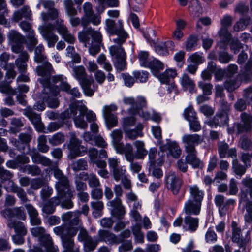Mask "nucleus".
<instances>
[{
	"label": "nucleus",
	"instance_id": "55",
	"mask_svg": "<svg viewBox=\"0 0 252 252\" xmlns=\"http://www.w3.org/2000/svg\"><path fill=\"white\" fill-rule=\"evenodd\" d=\"M219 34L222 42L224 43L227 44L231 39V34L228 31L227 28L221 27Z\"/></svg>",
	"mask_w": 252,
	"mask_h": 252
},
{
	"label": "nucleus",
	"instance_id": "39",
	"mask_svg": "<svg viewBox=\"0 0 252 252\" xmlns=\"http://www.w3.org/2000/svg\"><path fill=\"white\" fill-rule=\"evenodd\" d=\"M147 67L150 68L153 74L158 76V72L164 68V65L160 61L154 59L149 62Z\"/></svg>",
	"mask_w": 252,
	"mask_h": 252
},
{
	"label": "nucleus",
	"instance_id": "37",
	"mask_svg": "<svg viewBox=\"0 0 252 252\" xmlns=\"http://www.w3.org/2000/svg\"><path fill=\"white\" fill-rule=\"evenodd\" d=\"M33 162L37 164H41L44 166H49L52 164V161L48 158L41 156L37 153L31 155Z\"/></svg>",
	"mask_w": 252,
	"mask_h": 252
},
{
	"label": "nucleus",
	"instance_id": "46",
	"mask_svg": "<svg viewBox=\"0 0 252 252\" xmlns=\"http://www.w3.org/2000/svg\"><path fill=\"white\" fill-rule=\"evenodd\" d=\"M189 191L191 196L194 199V201L201 203L202 200L203 198V193L199 189L197 186H194L190 187L189 188Z\"/></svg>",
	"mask_w": 252,
	"mask_h": 252
},
{
	"label": "nucleus",
	"instance_id": "26",
	"mask_svg": "<svg viewBox=\"0 0 252 252\" xmlns=\"http://www.w3.org/2000/svg\"><path fill=\"white\" fill-rule=\"evenodd\" d=\"M80 177L83 180L88 181L89 186L92 188H98L101 185L100 181L94 173L88 174L86 172L80 173Z\"/></svg>",
	"mask_w": 252,
	"mask_h": 252
},
{
	"label": "nucleus",
	"instance_id": "23",
	"mask_svg": "<svg viewBox=\"0 0 252 252\" xmlns=\"http://www.w3.org/2000/svg\"><path fill=\"white\" fill-rule=\"evenodd\" d=\"M118 153L124 154L127 161H132L135 158L132 146L129 143L125 145L122 143L115 148Z\"/></svg>",
	"mask_w": 252,
	"mask_h": 252
},
{
	"label": "nucleus",
	"instance_id": "3",
	"mask_svg": "<svg viewBox=\"0 0 252 252\" xmlns=\"http://www.w3.org/2000/svg\"><path fill=\"white\" fill-rule=\"evenodd\" d=\"M78 39L85 47L91 44L89 51L92 56H95L99 52L102 36L99 31L88 27L78 32Z\"/></svg>",
	"mask_w": 252,
	"mask_h": 252
},
{
	"label": "nucleus",
	"instance_id": "41",
	"mask_svg": "<svg viewBox=\"0 0 252 252\" xmlns=\"http://www.w3.org/2000/svg\"><path fill=\"white\" fill-rule=\"evenodd\" d=\"M250 23V18L245 17L240 18L233 25V28L234 31L239 32L245 30Z\"/></svg>",
	"mask_w": 252,
	"mask_h": 252
},
{
	"label": "nucleus",
	"instance_id": "14",
	"mask_svg": "<svg viewBox=\"0 0 252 252\" xmlns=\"http://www.w3.org/2000/svg\"><path fill=\"white\" fill-rule=\"evenodd\" d=\"M51 90L46 93L44 89L43 90L42 99L47 102L49 107L51 108H56L59 106V101L53 97L58 95L59 93V88L57 86H51Z\"/></svg>",
	"mask_w": 252,
	"mask_h": 252
},
{
	"label": "nucleus",
	"instance_id": "4",
	"mask_svg": "<svg viewBox=\"0 0 252 252\" xmlns=\"http://www.w3.org/2000/svg\"><path fill=\"white\" fill-rule=\"evenodd\" d=\"M39 28L41 33L48 42L49 47H54L58 40V37L53 33L55 28L62 36L68 32L67 27L63 24V20L58 19L56 21L55 25L47 24Z\"/></svg>",
	"mask_w": 252,
	"mask_h": 252
},
{
	"label": "nucleus",
	"instance_id": "21",
	"mask_svg": "<svg viewBox=\"0 0 252 252\" xmlns=\"http://www.w3.org/2000/svg\"><path fill=\"white\" fill-rule=\"evenodd\" d=\"M228 123V114L225 112H218L212 120L208 122V125L212 127H216L227 125Z\"/></svg>",
	"mask_w": 252,
	"mask_h": 252
},
{
	"label": "nucleus",
	"instance_id": "19",
	"mask_svg": "<svg viewBox=\"0 0 252 252\" xmlns=\"http://www.w3.org/2000/svg\"><path fill=\"white\" fill-rule=\"evenodd\" d=\"M119 197H117L113 200L110 201L109 205L113 208L112 210L113 216L119 219H122L125 214V211L124 207L122 206V201Z\"/></svg>",
	"mask_w": 252,
	"mask_h": 252
},
{
	"label": "nucleus",
	"instance_id": "47",
	"mask_svg": "<svg viewBox=\"0 0 252 252\" xmlns=\"http://www.w3.org/2000/svg\"><path fill=\"white\" fill-rule=\"evenodd\" d=\"M27 35L28 48L30 51H32L33 47L38 43L37 38L35 37V33L32 29L28 32Z\"/></svg>",
	"mask_w": 252,
	"mask_h": 252
},
{
	"label": "nucleus",
	"instance_id": "24",
	"mask_svg": "<svg viewBox=\"0 0 252 252\" xmlns=\"http://www.w3.org/2000/svg\"><path fill=\"white\" fill-rule=\"evenodd\" d=\"M201 205V202L189 199L185 204V212L187 214L197 215L200 213Z\"/></svg>",
	"mask_w": 252,
	"mask_h": 252
},
{
	"label": "nucleus",
	"instance_id": "60",
	"mask_svg": "<svg viewBox=\"0 0 252 252\" xmlns=\"http://www.w3.org/2000/svg\"><path fill=\"white\" fill-rule=\"evenodd\" d=\"M218 153L219 156L220 158H224L227 156V151L229 149L228 144L224 142H219L218 143Z\"/></svg>",
	"mask_w": 252,
	"mask_h": 252
},
{
	"label": "nucleus",
	"instance_id": "51",
	"mask_svg": "<svg viewBox=\"0 0 252 252\" xmlns=\"http://www.w3.org/2000/svg\"><path fill=\"white\" fill-rule=\"evenodd\" d=\"M38 149L42 153H46L49 149V147L46 144V136L44 135H40L38 138Z\"/></svg>",
	"mask_w": 252,
	"mask_h": 252
},
{
	"label": "nucleus",
	"instance_id": "64",
	"mask_svg": "<svg viewBox=\"0 0 252 252\" xmlns=\"http://www.w3.org/2000/svg\"><path fill=\"white\" fill-rule=\"evenodd\" d=\"M197 37L194 35L190 36L187 39L186 44V49L187 51H191L196 45Z\"/></svg>",
	"mask_w": 252,
	"mask_h": 252
},
{
	"label": "nucleus",
	"instance_id": "62",
	"mask_svg": "<svg viewBox=\"0 0 252 252\" xmlns=\"http://www.w3.org/2000/svg\"><path fill=\"white\" fill-rule=\"evenodd\" d=\"M241 118L246 129H251L252 123V116L246 113H242Z\"/></svg>",
	"mask_w": 252,
	"mask_h": 252
},
{
	"label": "nucleus",
	"instance_id": "31",
	"mask_svg": "<svg viewBox=\"0 0 252 252\" xmlns=\"http://www.w3.org/2000/svg\"><path fill=\"white\" fill-rule=\"evenodd\" d=\"M73 69V76L81 84L89 79L87 78V74L84 66L80 65L72 67Z\"/></svg>",
	"mask_w": 252,
	"mask_h": 252
},
{
	"label": "nucleus",
	"instance_id": "28",
	"mask_svg": "<svg viewBox=\"0 0 252 252\" xmlns=\"http://www.w3.org/2000/svg\"><path fill=\"white\" fill-rule=\"evenodd\" d=\"M98 235L99 241L108 242L110 244L118 243L117 236L107 230H100Z\"/></svg>",
	"mask_w": 252,
	"mask_h": 252
},
{
	"label": "nucleus",
	"instance_id": "20",
	"mask_svg": "<svg viewBox=\"0 0 252 252\" xmlns=\"http://www.w3.org/2000/svg\"><path fill=\"white\" fill-rule=\"evenodd\" d=\"M232 229V241L238 244L240 248H245L247 241L242 238L241 229L238 226L237 223L235 221L231 223Z\"/></svg>",
	"mask_w": 252,
	"mask_h": 252
},
{
	"label": "nucleus",
	"instance_id": "58",
	"mask_svg": "<svg viewBox=\"0 0 252 252\" xmlns=\"http://www.w3.org/2000/svg\"><path fill=\"white\" fill-rule=\"evenodd\" d=\"M136 121V119L132 116L124 118L123 119L122 124V127L124 131L128 129L131 126H133L135 125Z\"/></svg>",
	"mask_w": 252,
	"mask_h": 252
},
{
	"label": "nucleus",
	"instance_id": "18",
	"mask_svg": "<svg viewBox=\"0 0 252 252\" xmlns=\"http://www.w3.org/2000/svg\"><path fill=\"white\" fill-rule=\"evenodd\" d=\"M24 114L30 119L38 131H41L43 129V124L41 122V117L39 115L33 112L30 108L25 109Z\"/></svg>",
	"mask_w": 252,
	"mask_h": 252
},
{
	"label": "nucleus",
	"instance_id": "15",
	"mask_svg": "<svg viewBox=\"0 0 252 252\" xmlns=\"http://www.w3.org/2000/svg\"><path fill=\"white\" fill-rule=\"evenodd\" d=\"M123 102L125 104L131 106L128 112L133 115L136 114L138 112V109H141L146 105V100L143 97H138L136 100L132 97L124 98Z\"/></svg>",
	"mask_w": 252,
	"mask_h": 252
},
{
	"label": "nucleus",
	"instance_id": "48",
	"mask_svg": "<svg viewBox=\"0 0 252 252\" xmlns=\"http://www.w3.org/2000/svg\"><path fill=\"white\" fill-rule=\"evenodd\" d=\"M23 172L33 176H39L41 173V170L40 168L35 165H27L25 166Z\"/></svg>",
	"mask_w": 252,
	"mask_h": 252
},
{
	"label": "nucleus",
	"instance_id": "9",
	"mask_svg": "<svg viewBox=\"0 0 252 252\" xmlns=\"http://www.w3.org/2000/svg\"><path fill=\"white\" fill-rule=\"evenodd\" d=\"M81 213L78 211L68 212L64 213L62 216V219L65 224L61 225L67 228H73L76 229V233L78 231V227L82 226L81 220L80 219Z\"/></svg>",
	"mask_w": 252,
	"mask_h": 252
},
{
	"label": "nucleus",
	"instance_id": "12",
	"mask_svg": "<svg viewBox=\"0 0 252 252\" xmlns=\"http://www.w3.org/2000/svg\"><path fill=\"white\" fill-rule=\"evenodd\" d=\"M182 142L186 152H192L196 150L195 145L202 142L201 136L197 134H187L182 137Z\"/></svg>",
	"mask_w": 252,
	"mask_h": 252
},
{
	"label": "nucleus",
	"instance_id": "52",
	"mask_svg": "<svg viewBox=\"0 0 252 252\" xmlns=\"http://www.w3.org/2000/svg\"><path fill=\"white\" fill-rule=\"evenodd\" d=\"M91 207L94 210L93 214L96 217L100 215V213L102 211L104 206L102 201H95L91 203Z\"/></svg>",
	"mask_w": 252,
	"mask_h": 252
},
{
	"label": "nucleus",
	"instance_id": "40",
	"mask_svg": "<svg viewBox=\"0 0 252 252\" xmlns=\"http://www.w3.org/2000/svg\"><path fill=\"white\" fill-rule=\"evenodd\" d=\"M189 10L194 16H199L202 13V7L198 0H192L190 2Z\"/></svg>",
	"mask_w": 252,
	"mask_h": 252
},
{
	"label": "nucleus",
	"instance_id": "5",
	"mask_svg": "<svg viewBox=\"0 0 252 252\" xmlns=\"http://www.w3.org/2000/svg\"><path fill=\"white\" fill-rule=\"evenodd\" d=\"M53 231L61 237L64 249L63 252H79L78 248H74V242L73 237L76 234V229L64 226H57L54 228Z\"/></svg>",
	"mask_w": 252,
	"mask_h": 252
},
{
	"label": "nucleus",
	"instance_id": "42",
	"mask_svg": "<svg viewBox=\"0 0 252 252\" xmlns=\"http://www.w3.org/2000/svg\"><path fill=\"white\" fill-rule=\"evenodd\" d=\"M52 80L53 82L55 83L60 82V87L61 90L67 93L69 92V90L70 89V86L66 81L64 80V78L62 75L53 76L52 77Z\"/></svg>",
	"mask_w": 252,
	"mask_h": 252
},
{
	"label": "nucleus",
	"instance_id": "44",
	"mask_svg": "<svg viewBox=\"0 0 252 252\" xmlns=\"http://www.w3.org/2000/svg\"><path fill=\"white\" fill-rule=\"evenodd\" d=\"M44 49L42 45H38L35 49L34 61L38 63H42L45 61L46 57L44 56L43 52Z\"/></svg>",
	"mask_w": 252,
	"mask_h": 252
},
{
	"label": "nucleus",
	"instance_id": "49",
	"mask_svg": "<svg viewBox=\"0 0 252 252\" xmlns=\"http://www.w3.org/2000/svg\"><path fill=\"white\" fill-rule=\"evenodd\" d=\"M99 240L89 237L84 242V246L86 252L93 251L97 245Z\"/></svg>",
	"mask_w": 252,
	"mask_h": 252
},
{
	"label": "nucleus",
	"instance_id": "29",
	"mask_svg": "<svg viewBox=\"0 0 252 252\" xmlns=\"http://www.w3.org/2000/svg\"><path fill=\"white\" fill-rule=\"evenodd\" d=\"M198 218L187 216L184 218L183 227L185 230L194 231L198 226Z\"/></svg>",
	"mask_w": 252,
	"mask_h": 252
},
{
	"label": "nucleus",
	"instance_id": "22",
	"mask_svg": "<svg viewBox=\"0 0 252 252\" xmlns=\"http://www.w3.org/2000/svg\"><path fill=\"white\" fill-rule=\"evenodd\" d=\"M19 53L18 58L16 59L15 64L20 73H25L27 71V62L29 60V56L26 51H21Z\"/></svg>",
	"mask_w": 252,
	"mask_h": 252
},
{
	"label": "nucleus",
	"instance_id": "6",
	"mask_svg": "<svg viewBox=\"0 0 252 252\" xmlns=\"http://www.w3.org/2000/svg\"><path fill=\"white\" fill-rule=\"evenodd\" d=\"M77 109L79 111L80 114L74 119L75 125L77 127L85 129L88 127V124L84 120V116L86 113L87 108L81 102H77L72 104L69 109L61 114L60 118L64 120L74 116L77 114Z\"/></svg>",
	"mask_w": 252,
	"mask_h": 252
},
{
	"label": "nucleus",
	"instance_id": "56",
	"mask_svg": "<svg viewBox=\"0 0 252 252\" xmlns=\"http://www.w3.org/2000/svg\"><path fill=\"white\" fill-rule=\"evenodd\" d=\"M184 116L188 121H191L197 118L196 113L192 106H189L184 111Z\"/></svg>",
	"mask_w": 252,
	"mask_h": 252
},
{
	"label": "nucleus",
	"instance_id": "30",
	"mask_svg": "<svg viewBox=\"0 0 252 252\" xmlns=\"http://www.w3.org/2000/svg\"><path fill=\"white\" fill-rule=\"evenodd\" d=\"M101 21V15L95 14L94 12L90 16H88L86 18H82L81 25L84 28H85L90 23L94 25L97 26L100 24Z\"/></svg>",
	"mask_w": 252,
	"mask_h": 252
},
{
	"label": "nucleus",
	"instance_id": "25",
	"mask_svg": "<svg viewBox=\"0 0 252 252\" xmlns=\"http://www.w3.org/2000/svg\"><path fill=\"white\" fill-rule=\"evenodd\" d=\"M144 126L141 123H138L134 129H128L125 130L124 132L126 138L130 140H134L138 137H141L143 136L142 132Z\"/></svg>",
	"mask_w": 252,
	"mask_h": 252
},
{
	"label": "nucleus",
	"instance_id": "45",
	"mask_svg": "<svg viewBox=\"0 0 252 252\" xmlns=\"http://www.w3.org/2000/svg\"><path fill=\"white\" fill-rule=\"evenodd\" d=\"M63 4L66 13L68 16H76L77 14V10L75 8L74 4L72 0H64Z\"/></svg>",
	"mask_w": 252,
	"mask_h": 252
},
{
	"label": "nucleus",
	"instance_id": "35",
	"mask_svg": "<svg viewBox=\"0 0 252 252\" xmlns=\"http://www.w3.org/2000/svg\"><path fill=\"white\" fill-rule=\"evenodd\" d=\"M182 86L186 89H189L190 93L193 91L195 84L194 81L188 74L184 73L180 78Z\"/></svg>",
	"mask_w": 252,
	"mask_h": 252
},
{
	"label": "nucleus",
	"instance_id": "11",
	"mask_svg": "<svg viewBox=\"0 0 252 252\" xmlns=\"http://www.w3.org/2000/svg\"><path fill=\"white\" fill-rule=\"evenodd\" d=\"M9 43L13 52L18 54L22 51V44L24 42L25 38L18 32L11 30L7 35Z\"/></svg>",
	"mask_w": 252,
	"mask_h": 252
},
{
	"label": "nucleus",
	"instance_id": "27",
	"mask_svg": "<svg viewBox=\"0 0 252 252\" xmlns=\"http://www.w3.org/2000/svg\"><path fill=\"white\" fill-rule=\"evenodd\" d=\"M31 16V10L28 6L25 5L20 10L14 12L12 16V20L15 22H18L22 19V18L30 20Z\"/></svg>",
	"mask_w": 252,
	"mask_h": 252
},
{
	"label": "nucleus",
	"instance_id": "57",
	"mask_svg": "<svg viewBox=\"0 0 252 252\" xmlns=\"http://www.w3.org/2000/svg\"><path fill=\"white\" fill-rule=\"evenodd\" d=\"M52 188L48 185L43 186L40 191V195L41 199L43 201L48 200L47 199L53 193Z\"/></svg>",
	"mask_w": 252,
	"mask_h": 252
},
{
	"label": "nucleus",
	"instance_id": "17",
	"mask_svg": "<svg viewBox=\"0 0 252 252\" xmlns=\"http://www.w3.org/2000/svg\"><path fill=\"white\" fill-rule=\"evenodd\" d=\"M160 148L163 152L167 150L168 154L175 158H179L182 153V150L178 143L170 140H167L166 144L161 145Z\"/></svg>",
	"mask_w": 252,
	"mask_h": 252
},
{
	"label": "nucleus",
	"instance_id": "32",
	"mask_svg": "<svg viewBox=\"0 0 252 252\" xmlns=\"http://www.w3.org/2000/svg\"><path fill=\"white\" fill-rule=\"evenodd\" d=\"M186 162L190 164L193 168H200L203 166L202 162L196 157V151L192 152H186Z\"/></svg>",
	"mask_w": 252,
	"mask_h": 252
},
{
	"label": "nucleus",
	"instance_id": "8",
	"mask_svg": "<svg viewBox=\"0 0 252 252\" xmlns=\"http://www.w3.org/2000/svg\"><path fill=\"white\" fill-rule=\"evenodd\" d=\"M41 65L37 67L36 70L37 74L42 77L38 81L42 84L44 91L48 93L51 90L50 86H52L50 82V75L53 71L52 65L48 62L43 63Z\"/></svg>",
	"mask_w": 252,
	"mask_h": 252
},
{
	"label": "nucleus",
	"instance_id": "33",
	"mask_svg": "<svg viewBox=\"0 0 252 252\" xmlns=\"http://www.w3.org/2000/svg\"><path fill=\"white\" fill-rule=\"evenodd\" d=\"M7 226L11 229H14L16 233L25 235L27 230L23 222L16 220H10L7 222Z\"/></svg>",
	"mask_w": 252,
	"mask_h": 252
},
{
	"label": "nucleus",
	"instance_id": "16",
	"mask_svg": "<svg viewBox=\"0 0 252 252\" xmlns=\"http://www.w3.org/2000/svg\"><path fill=\"white\" fill-rule=\"evenodd\" d=\"M1 215L8 218V221L11 220H14V218L20 220H25L26 216L23 209L21 207H14L13 208H6L1 212Z\"/></svg>",
	"mask_w": 252,
	"mask_h": 252
},
{
	"label": "nucleus",
	"instance_id": "34",
	"mask_svg": "<svg viewBox=\"0 0 252 252\" xmlns=\"http://www.w3.org/2000/svg\"><path fill=\"white\" fill-rule=\"evenodd\" d=\"M136 150L134 155L135 158L137 159H144L148 153L147 150L145 148V144L143 141L136 140L133 143Z\"/></svg>",
	"mask_w": 252,
	"mask_h": 252
},
{
	"label": "nucleus",
	"instance_id": "1",
	"mask_svg": "<svg viewBox=\"0 0 252 252\" xmlns=\"http://www.w3.org/2000/svg\"><path fill=\"white\" fill-rule=\"evenodd\" d=\"M106 30L110 35H115L116 37L113 41L117 45L112 46L110 48L111 55L115 59V67L120 71L126 67V53L121 45L123 44L128 37V34L124 30L121 20H119L117 23L110 18L105 20Z\"/></svg>",
	"mask_w": 252,
	"mask_h": 252
},
{
	"label": "nucleus",
	"instance_id": "36",
	"mask_svg": "<svg viewBox=\"0 0 252 252\" xmlns=\"http://www.w3.org/2000/svg\"><path fill=\"white\" fill-rule=\"evenodd\" d=\"M39 241L45 246L48 252H56V248L49 234L46 233Z\"/></svg>",
	"mask_w": 252,
	"mask_h": 252
},
{
	"label": "nucleus",
	"instance_id": "38",
	"mask_svg": "<svg viewBox=\"0 0 252 252\" xmlns=\"http://www.w3.org/2000/svg\"><path fill=\"white\" fill-rule=\"evenodd\" d=\"M66 55L72 59V61L68 63V65L72 67L73 63H79L81 61V58L79 54L75 52L73 46H68L66 48Z\"/></svg>",
	"mask_w": 252,
	"mask_h": 252
},
{
	"label": "nucleus",
	"instance_id": "53",
	"mask_svg": "<svg viewBox=\"0 0 252 252\" xmlns=\"http://www.w3.org/2000/svg\"><path fill=\"white\" fill-rule=\"evenodd\" d=\"M232 169L236 175L240 177L245 173L246 170V167L239 163L237 159L233 160Z\"/></svg>",
	"mask_w": 252,
	"mask_h": 252
},
{
	"label": "nucleus",
	"instance_id": "50",
	"mask_svg": "<svg viewBox=\"0 0 252 252\" xmlns=\"http://www.w3.org/2000/svg\"><path fill=\"white\" fill-rule=\"evenodd\" d=\"M111 136L112 138V142L115 148L117 146L122 144L120 141L123 138V133L121 129L113 130L111 133Z\"/></svg>",
	"mask_w": 252,
	"mask_h": 252
},
{
	"label": "nucleus",
	"instance_id": "59",
	"mask_svg": "<svg viewBox=\"0 0 252 252\" xmlns=\"http://www.w3.org/2000/svg\"><path fill=\"white\" fill-rule=\"evenodd\" d=\"M0 91L10 95H14L16 94V91L10 86L9 84L3 82H0Z\"/></svg>",
	"mask_w": 252,
	"mask_h": 252
},
{
	"label": "nucleus",
	"instance_id": "13",
	"mask_svg": "<svg viewBox=\"0 0 252 252\" xmlns=\"http://www.w3.org/2000/svg\"><path fill=\"white\" fill-rule=\"evenodd\" d=\"M182 184V179L176 176L174 172H170L166 177V185L167 188L175 195L179 193Z\"/></svg>",
	"mask_w": 252,
	"mask_h": 252
},
{
	"label": "nucleus",
	"instance_id": "43",
	"mask_svg": "<svg viewBox=\"0 0 252 252\" xmlns=\"http://www.w3.org/2000/svg\"><path fill=\"white\" fill-rule=\"evenodd\" d=\"M71 167L74 171L85 170L88 168L87 162L84 159H79L73 161L71 164Z\"/></svg>",
	"mask_w": 252,
	"mask_h": 252
},
{
	"label": "nucleus",
	"instance_id": "10",
	"mask_svg": "<svg viewBox=\"0 0 252 252\" xmlns=\"http://www.w3.org/2000/svg\"><path fill=\"white\" fill-rule=\"evenodd\" d=\"M41 3L43 7L48 10V12H43L41 14L42 20L45 23H48L50 20H56L59 16L58 10L54 7L55 3L50 0H41Z\"/></svg>",
	"mask_w": 252,
	"mask_h": 252
},
{
	"label": "nucleus",
	"instance_id": "61",
	"mask_svg": "<svg viewBox=\"0 0 252 252\" xmlns=\"http://www.w3.org/2000/svg\"><path fill=\"white\" fill-rule=\"evenodd\" d=\"M198 86L202 90L204 94L209 95L212 94L213 85L211 83L200 81L198 83Z\"/></svg>",
	"mask_w": 252,
	"mask_h": 252
},
{
	"label": "nucleus",
	"instance_id": "7",
	"mask_svg": "<svg viewBox=\"0 0 252 252\" xmlns=\"http://www.w3.org/2000/svg\"><path fill=\"white\" fill-rule=\"evenodd\" d=\"M82 141L78 139L75 133H70V138L68 145L69 152L68 158L73 159L80 156H82L87 153V148L81 145Z\"/></svg>",
	"mask_w": 252,
	"mask_h": 252
},
{
	"label": "nucleus",
	"instance_id": "54",
	"mask_svg": "<svg viewBox=\"0 0 252 252\" xmlns=\"http://www.w3.org/2000/svg\"><path fill=\"white\" fill-rule=\"evenodd\" d=\"M64 141V136L63 134L58 132L53 135L49 139V142L52 145H58Z\"/></svg>",
	"mask_w": 252,
	"mask_h": 252
},
{
	"label": "nucleus",
	"instance_id": "63",
	"mask_svg": "<svg viewBox=\"0 0 252 252\" xmlns=\"http://www.w3.org/2000/svg\"><path fill=\"white\" fill-rule=\"evenodd\" d=\"M14 64L13 63H10L8 65V67L3 68L6 70L5 75V78L7 80L13 79L16 76V71L14 70Z\"/></svg>",
	"mask_w": 252,
	"mask_h": 252
},
{
	"label": "nucleus",
	"instance_id": "2",
	"mask_svg": "<svg viewBox=\"0 0 252 252\" xmlns=\"http://www.w3.org/2000/svg\"><path fill=\"white\" fill-rule=\"evenodd\" d=\"M54 176L58 180L55 187L57 192V196L51 198L48 200L43 201L42 211L46 214H51L55 211V206L60 203V199L71 196L70 189V183L67 177L64 175L62 171L56 169L54 170Z\"/></svg>",
	"mask_w": 252,
	"mask_h": 252
}]
</instances>
